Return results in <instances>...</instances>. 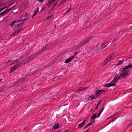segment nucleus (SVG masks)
<instances>
[{
    "label": "nucleus",
    "instance_id": "obj_31",
    "mask_svg": "<svg viewBox=\"0 0 132 132\" xmlns=\"http://www.w3.org/2000/svg\"><path fill=\"white\" fill-rule=\"evenodd\" d=\"M56 132H61V131L60 130H59V131H57Z\"/></svg>",
    "mask_w": 132,
    "mask_h": 132
},
{
    "label": "nucleus",
    "instance_id": "obj_28",
    "mask_svg": "<svg viewBox=\"0 0 132 132\" xmlns=\"http://www.w3.org/2000/svg\"><path fill=\"white\" fill-rule=\"evenodd\" d=\"M89 126H88L87 125H86L85 127H84V129H85L86 128H87Z\"/></svg>",
    "mask_w": 132,
    "mask_h": 132
},
{
    "label": "nucleus",
    "instance_id": "obj_13",
    "mask_svg": "<svg viewBox=\"0 0 132 132\" xmlns=\"http://www.w3.org/2000/svg\"><path fill=\"white\" fill-rule=\"evenodd\" d=\"M59 124L57 123H55L53 126V128L54 129L58 128L59 127Z\"/></svg>",
    "mask_w": 132,
    "mask_h": 132
},
{
    "label": "nucleus",
    "instance_id": "obj_12",
    "mask_svg": "<svg viewBox=\"0 0 132 132\" xmlns=\"http://www.w3.org/2000/svg\"><path fill=\"white\" fill-rule=\"evenodd\" d=\"M11 9V8L9 9V10H6L5 11L1 12L0 13V16L1 15L3 16L6 14L9 11V10H10Z\"/></svg>",
    "mask_w": 132,
    "mask_h": 132
},
{
    "label": "nucleus",
    "instance_id": "obj_7",
    "mask_svg": "<svg viewBox=\"0 0 132 132\" xmlns=\"http://www.w3.org/2000/svg\"><path fill=\"white\" fill-rule=\"evenodd\" d=\"M18 61L17 60H13L12 61L11 60H9L5 64L7 67H9L11 65H12L14 63L18 62Z\"/></svg>",
    "mask_w": 132,
    "mask_h": 132
},
{
    "label": "nucleus",
    "instance_id": "obj_14",
    "mask_svg": "<svg viewBox=\"0 0 132 132\" xmlns=\"http://www.w3.org/2000/svg\"><path fill=\"white\" fill-rule=\"evenodd\" d=\"M85 120L79 124L78 126V128H80L83 126L84 125Z\"/></svg>",
    "mask_w": 132,
    "mask_h": 132
},
{
    "label": "nucleus",
    "instance_id": "obj_23",
    "mask_svg": "<svg viewBox=\"0 0 132 132\" xmlns=\"http://www.w3.org/2000/svg\"><path fill=\"white\" fill-rule=\"evenodd\" d=\"M100 102H99L97 104L96 106V107L95 108L96 110H97L98 109V106L99 105H100Z\"/></svg>",
    "mask_w": 132,
    "mask_h": 132
},
{
    "label": "nucleus",
    "instance_id": "obj_6",
    "mask_svg": "<svg viewBox=\"0 0 132 132\" xmlns=\"http://www.w3.org/2000/svg\"><path fill=\"white\" fill-rule=\"evenodd\" d=\"M21 64V63H18L15 64L14 66L11 67L10 71V73H12L14 70L16 69L19 68Z\"/></svg>",
    "mask_w": 132,
    "mask_h": 132
},
{
    "label": "nucleus",
    "instance_id": "obj_25",
    "mask_svg": "<svg viewBox=\"0 0 132 132\" xmlns=\"http://www.w3.org/2000/svg\"><path fill=\"white\" fill-rule=\"evenodd\" d=\"M7 6H5L4 7H3L1 9H0V12L2 11H3V10L7 8Z\"/></svg>",
    "mask_w": 132,
    "mask_h": 132
},
{
    "label": "nucleus",
    "instance_id": "obj_27",
    "mask_svg": "<svg viewBox=\"0 0 132 132\" xmlns=\"http://www.w3.org/2000/svg\"><path fill=\"white\" fill-rule=\"evenodd\" d=\"M36 15V14H35L34 13L32 16V18H34L35 16Z\"/></svg>",
    "mask_w": 132,
    "mask_h": 132
},
{
    "label": "nucleus",
    "instance_id": "obj_2",
    "mask_svg": "<svg viewBox=\"0 0 132 132\" xmlns=\"http://www.w3.org/2000/svg\"><path fill=\"white\" fill-rule=\"evenodd\" d=\"M120 77H121V76L119 74L116 75L113 80L112 81V82L106 84L104 85L103 86L104 87H109L116 86V84L115 83L118 81V80L120 78Z\"/></svg>",
    "mask_w": 132,
    "mask_h": 132
},
{
    "label": "nucleus",
    "instance_id": "obj_9",
    "mask_svg": "<svg viewBox=\"0 0 132 132\" xmlns=\"http://www.w3.org/2000/svg\"><path fill=\"white\" fill-rule=\"evenodd\" d=\"M105 91L102 89H98L96 91L95 94L96 95H98L102 94L103 93L105 92Z\"/></svg>",
    "mask_w": 132,
    "mask_h": 132
},
{
    "label": "nucleus",
    "instance_id": "obj_17",
    "mask_svg": "<svg viewBox=\"0 0 132 132\" xmlns=\"http://www.w3.org/2000/svg\"><path fill=\"white\" fill-rule=\"evenodd\" d=\"M129 68L132 69V64H131L128 65L127 66H126L124 68V69H127Z\"/></svg>",
    "mask_w": 132,
    "mask_h": 132
},
{
    "label": "nucleus",
    "instance_id": "obj_10",
    "mask_svg": "<svg viewBox=\"0 0 132 132\" xmlns=\"http://www.w3.org/2000/svg\"><path fill=\"white\" fill-rule=\"evenodd\" d=\"M52 17L51 16H49L46 18V20L44 22V23H46L47 25L49 24L51 21Z\"/></svg>",
    "mask_w": 132,
    "mask_h": 132
},
{
    "label": "nucleus",
    "instance_id": "obj_21",
    "mask_svg": "<svg viewBox=\"0 0 132 132\" xmlns=\"http://www.w3.org/2000/svg\"><path fill=\"white\" fill-rule=\"evenodd\" d=\"M39 12V9L37 7L36 10H35L34 12V13L35 14H36Z\"/></svg>",
    "mask_w": 132,
    "mask_h": 132
},
{
    "label": "nucleus",
    "instance_id": "obj_5",
    "mask_svg": "<svg viewBox=\"0 0 132 132\" xmlns=\"http://www.w3.org/2000/svg\"><path fill=\"white\" fill-rule=\"evenodd\" d=\"M92 38V37H90L89 38H88L86 40H84L82 42L80 43L78 45L76 46L75 47V48L76 49L82 47L89 42L90 39Z\"/></svg>",
    "mask_w": 132,
    "mask_h": 132
},
{
    "label": "nucleus",
    "instance_id": "obj_29",
    "mask_svg": "<svg viewBox=\"0 0 132 132\" xmlns=\"http://www.w3.org/2000/svg\"><path fill=\"white\" fill-rule=\"evenodd\" d=\"M70 9V8L69 9ZM69 10H70V9H69V10L67 11V12H68L69 11Z\"/></svg>",
    "mask_w": 132,
    "mask_h": 132
},
{
    "label": "nucleus",
    "instance_id": "obj_19",
    "mask_svg": "<svg viewBox=\"0 0 132 132\" xmlns=\"http://www.w3.org/2000/svg\"><path fill=\"white\" fill-rule=\"evenodd\" d=\"M104 108H103L102 110H101L98 113L97 116V118H98L100 116L101 114V113L102 112L103 110H104Z\"/></svg>",
    "mask_w": 132,
    "mask_h": 132
},
{
    "label": "nucleus",
    "instance_id": "obj_11",
    "mask_svg": "<svg viewBox=\"0 0 132 132\" xmlns=\"http://www.w3.org/2000/svg\"><path fill=\"white\" fill-rule=\"evenodd\" d=\"M74 57L75 56L73 55L69 58L66 59L65 60L64 63H67L70 62L74 59Z\"/></svg>",
    "mask_w": 132,
    "mask_h": 132
},
{
    "label": "nucleus",
    "instance_id": "obj_24",
    "mask_svg": "<svg viewBox=\"0 0 132 132\" xmlns=\"http://www.w3.org/2000/svg\"><path fill=\"white\" fill-rule=\"evenodd\" d=\"M95 121V120L93 121L92 122L89 123L87 125H88V126H89L91 125Z\"/></svg>",
    "mask_w": 132,
    "mask_h": 132
},
{
    "label": "nucleus",
    "instance_id": "obj_33",
    "mask_svg": "<svg viewBox=\"0 0 132 132\" xmlns=\"http://www.w3.org/2000/svg\"><path fill=\"white\" fill-rule=\"evenodd\" d=\"M43 49H44H44H45V48H43Z\"/></svg>",
    "mask_w": 132,
    "mask_h": 132
},
{
    "label": "nucleus",
    "instance_id": "obj_20",
    "mask_svg": "<svg viewBox=\"0 0 132 132\" xmlns=\"http://www.w3.org/2000/svg\"><path fill=\"white\" fill-rule=\"evenodd\" d=\"M95 98V97L94 96H89L88 97V99L89 100H93Z\"/></svg>",
    "mask_w": 132,
    "mask_h": 132
},
{
    "label": "nucleus",
    "instance_id": "obj_30",
    "mask_svg": "<svg viewBox=\"0 0 132 132\" xmlns=\"http://www.w3.org/2000/svg\"><path fill=\"white\" fill-rule=\"evenodd\" d=\"M58 3V2H56V4H55V5H56V4H57Z\"/></svg>",
    "mask_w": 132,
    "mask_h": 132
},
{
    "label": "nucleus",
    "instance_id": "obj_16",
    "mask_svg": "<svg viewBox=\"0 0 132 132\" xmlns=\"http://www.w3.org/2000/svg\"><path fill=\"white\" fill-rule=\"evenodd\" d=\"M86 88H87L81 87L77 90V91L79 92H80L83 90H85Z\"/></svg>",
    "mask_w": 132,
    "mask_h": 132
},
{
    "label": "nucleus",
    "instance_id": "obj_15",
    "mask_svg": "<svg viewBox=\"0 0 132 132\" xmlns=\"http://www.w3.org/2000/svg\"><path fill=\"white\" fill-rule=\"evenodd\" d=\"M56 0H48L47 2V5L49 6L51 5V4L54 2H55Z\"/></svg>",
    "mask_w": 132,
    "mask_h": 132
},
{
    "label": "nucleus",
    "instance_id": "obj_4",
    "mask_svg": "<svg viewBox=\"0 0 132 132\" xmlns=\"http://www.w3.org/2000/svg\"><path fill=\"white\" fill-rule=\"evenodd\" d=\"M118 54H119L117 53L115 54V53H112L110 55L108 56L106 59L105 60L104 62V65H105L106 64L110 61L113 59L115 56L116 57H117Z\"/></svg>",
    "mask_w": 132,
    "mask_h": 132
},
{
    "label": "nucleus",
    "instance_id": "obj_3",
    "mask_svg": "<svg viewBox=\"0 0 132 132\" xmlns=\"http://www.w3.org/2000/svg\"><path fill=\"white\" fill-rule=\"evenodd\" d=\"M103 45L102 44L99 43L96 46L93 47L92 49L91 50V51L92 52V54L93 55V53H97L98 51L102 50V49L105 47H104L102 48Z\"/></svg>",
    "mask_w": 132,
    "mask_h": 132
},
{
    "label": "nucleus",
    "instance_id": "obj_18",
    "mask_svg": "<svg viewBox=\"0 0 132 132\" xmlns=\"http://www.w3.org/2000/svg\"><path fill=\"white\" fill-rule=\"evenodd\" d=\"M97 115V113H95L93 114L92 116L91 117V118L92 119H93L96 118V116Z\"/></svg>",
    "mask_w": 132,
    "mask_h": 132
},
{
    "label": "nucleus",
    "instance_id": "obj_8",
    "mask_svg": "<svg viewBox=\"0 0 132 132\" xmlns=\"http://www.w3.org/2000/svg\"><path fill=\"white\" fill-rule=\"evenodd\" d=\"M126 69H124V68L122 69L121 71V72H120V75L121 76H127L128 75V73L127 71H126Z\"/></svg>",
    "mask_w": 132,
    "mask_h": 132
},
{
    "label": "nucleus",
    "instance_id": "obj_32",
    "mask_svg": "<svg viewBox=\"0 0 132 132\" xmlns=\"http://www.w3.org/2000/svg\"><path fill=\"white\" fill-rule=\"evenodd\" d=\"M2 80V79H0V82Z\"/></svg>",
    "mask_w": 132,
    "mask_h": 132
},
{
    "label": "nucleus",
    "instance_id": "obj_1",
    "mask_svg": "<svg viewBox=\"0 0 132 132\" xmlns=\"http://www.w3.org/2000/svg\"><path fill=\"white\" fill-rule=\"evenodd\" d=\"M24 21L22 19L16 20H14L11 22L9 26L12 28L14 26L13 28L14 32L12 33V34L10 36H14L20 32L22 29L19 28L22 26L24 23Z\"/></svg>",
    "mask_w": 132,
    "mask_h": 132
},
{
    "label": "nucleus",
    "instance_id": "obj_22",
    "mask_svg": "<svg viewBox=\"0 0 132 132\" xmlns=\"http://www.w3.org/2000/svg\"><path fill=\"white\" fill-rule=\"evenodd\" d=\"M123 63L122 61H119V62L118 64H117V65H119Z\"/></svg>",
    "mask_w": 132,
    "mask_h": 132
},
{
    "label": "nucleus",
    "instance_id": "obj_26",
    "mask_svg": "<svg viewBox=\"0 0 132 132\" xmlns=\"http://www.w3.org/2000/svg\"><path fill=\"white\" fill-rule=\"evenodd\" d=\"M65 1V0L62 1L59 4L60 5H62L64 2Z\"/></svg>",
    "mask_w": 132,
    "mask_h": 132
}]
</instances>
